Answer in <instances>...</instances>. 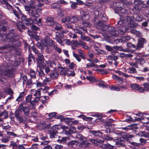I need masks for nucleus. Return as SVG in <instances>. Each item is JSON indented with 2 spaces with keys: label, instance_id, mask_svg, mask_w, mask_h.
<instances>
[{
  "label": "nucleus",
  "instance_id": "nucleus-1",
  "mask_svg": "<svg viewBox=\"0 0 149 149\" xmlns=\"http://www.w3.org/2000/svg\"><path fill=\"white\" fill-rule=\"evenodd\" d=\"M107 2L109 4L110 8L113 9L116 13L118 14L120 13L125 15H129L131 13L130 10H126L121 7L123 5L122 3L110 0H107Z\"/></svg>",
  "mask_w": 149,
  "mask_h": 149
},
{
  "label": "nucleus",
  "instance_id": "nucleus-2",
  "mask_svg": "<svg viewBox=\"0 0 149 149\" xmlns=\"http://www.w3.org/2000/svg\"><path fill=\"white\" fill-rule=\"evenodd\" d=\"M6 36V41L9 42V43L8 44L0 47V49L4 50L9 47H15L14 45L13 44V43L15 42L17 40V39L16 38L18 37V36L16 34L10 32L8 33Z\"/></svg>",
  "mask_w": 149,
  "mask_h": 149
},
{
  "label": "nucleus",
  "instance_id": "nucleus-3",
  "mask_svg": "<svg viewBox=\"0 0 149 149\" xmlns=\"http://www.w3.org/2000/svg\"><path fill=\"white\" fill-rule=\"evenodd\" d=\"M133 137L132 135L127 134L123 136L117 138L116 139V143L119 147H125L126 145L124 143L125 142H130L131 139Z\"/></svg>",
  "mask_w": 149,
  "mask_h": 149
},
{
  "label": "nucleus",
  "instance_id": "nucleus-4",
  "mask_svg": "<svg viewBox=\"0 0 149 149\" xmlns=\"http://www.w3.org/2000/svg\"><path fill=\"white\" fill-rule=\"evenodd\" d=\"M81 16L79 17V21L85 26L89 27L91 24L88 21L90 19V15L87 12L84 11L81 12Z\"/></svg>",
  "mask_w": 149,
  "mask_h": 149
},
{
  "label": "nucleus",
  "instance_id": "nucleus-5",
  "mask_svg": "<svg viewBox=\"0 0 149 149\" xmlns=\"http://www.w3.org/2000/svg\"><path fill=\"white\" fill-rule=\"evenodd\" d=\"M133 20L132 16L131 17L130 16L121 15L120 20L117 22L118 25H121L124 24L126 25H129Z\"/></svg>",
  "mask_w": 149,
  "mask_h": 149
},
{
  "label": "nucleus",
  "instance_id": "nucleus-6",
  "mask_svg": "<svg viewBox=\"0 0 149 149\" xmlns=\"http://www.w3.org/2000/svg\"><path fill=\"white\" fill-rule=\"evenodd\" d=\"M94 24L98 29L103 31L106 29L107 25L105 23L98 19L97 17H95L94 18Z\"/></svg>",
  "mask_w": 149,
  "mask_h": 149
},
{
  "label": "nucleus",
  "instance_id": "nucleus-7",
  "mask_svg": "<svg viewBox=\"0 0 149 149\" xmlns=\"http://www.w3.org/2000/svg\"><path fill=\"white\" fill-rule=\"evenodd\" d=\"M26 104L25 102L21 103L19 106V110L20 112H23L25 116H27L30 113V110L28 107L24 106Z\"/></svg>",
  "mask_w": 149,
  "mask_h": 149
},
{
  "label": "nucleus",
  "instance_id": "nucleus-8",
  "mask_svg": "<svg viewBox=\"0 0 149 149\" xmlns=\"http://www.w3.org/2000/svg\"><path fill=\"white\" fill-rule=\"evenodd\" d=\"M108 34L111 36H117V31L116 28L110 26H107L106 29L104 30Z\"/></svg>",
  "mask_w": 149,
  "mask_h": 149
},
{
  "label": "nucleus",
  "instance_id": "nucleus-9",
  "mask_svg": "<svg viewBox=\"0 0 149 149\" xmlns=\"http://www.w3.org/2000/svg\"><path fill=\"white\" fill-rule=\"evenodd\" d=\"M94 14L96 16L98 17L97 18L98 19L105 23L108 20V18L105 14L102 13H100L98 10L95 11Z\"/></svg>",
  "mask_w": 149,
  "mask_h": 149
},
{
  "label": "nucleus",
  "instance_id": "nucleus-10",
  "mask_svg": "<svg viewBox=\"0 0 149 149\" xmlns=\"http://www.w3.org/2000/svg\"><path fill=\"white\" fill-rule=\"evenodd\" d=\"M22 24L27 26L31 25L33 23V21L31 18H27L26 16L25 15H22L21 17Z\"/></svg>",
  "mask_w": 149,
  "mask_h": 149
},
{
  "label": "nucleus",
  "instance_id": "nucleus-11",
  "mask_svg": "<svg viewBox=\"0 0 149 149\" xmlns=\"http://www.w3.org/2000/svg\"><path fill=\"white\" fill-rule=\"evenodd\" d=\"M43 55L41 53H39L37 54L36 60L38 66H41V65L45 63L44 62L45 59Z\"/></svg>",
  "mask_w": 149,
  "mask_h": 149
},
{
  "label": "nucleus",
  "instance_id": "nucleus-12",
  "mask_svg": "<svg viewBox=\"0 0 149 149\" xmlns=\"http://www.w3.org/2000/svg\"><path fill=\"white\" fill-rule=\"evenodd\" d=\"M41 9L40 8H37L36 9H32L30 10L27 14L29 16L35 18H38L39 16V14L38 12L39 10H41Z\"/></svg>",
  "mask_w": 149,
  "mask_h": 149
},
{
  "label": "nucleus",
  "instance_id": "nucleus-13",
  "mask_svg": "<svg viewBox=\"0 0 149 149\" xmlns=\"http://www.w3.org/2000/svg\"><path fill=\"white\" fill-rule=\"evenodd\" d=\"M61 127L63 130L62 131L63 133L67 135L70 136L74 133V132L72 130L67 126L63 125L61 126Z\"/></svg>",
  "mask_w": 149,
  "mask_h": 149
},
{
  "label": "nucleus",
  "instance_id": "nucleus-14",
  "mask_svg": "<svg viewBox=\"0 0 149 149\" xmlns=\"http://www.w3.org/2000/svg\"><path fill=\"white\" fill-rule=\"evenodd\" d=\"M57 128L56 127L55 125L52 126L51 130L49 131L50 137L52 138H56L57 136V134L58 133L57 130Z\"/></svg>",
  "mask_w": 149,
  "mask_h": 149
},
{
  "label": "nucleus",
  "instance_id": "nucleus-15",
  "mask_svg": "<svg viewBox=\"0 0 149 149\" xmlns=\"http://www.w3.org/2000/svg\"><path fill=\"white\" fill-rule=\"evenodd\" d=\"M77 143L75 140H72L67 142L65 144L66 148H75L77 145Z\"/></svg>",
  "mask_w": 149,
  "mask_h": 149
},
{
  "label": "nucleus",
  "instance_id": "nucleus-16",
  "mask_svg": "<svg viewBox=\"0 0 149 149\" xmlns=\"http://www.w3.org/2000/svg\"><path fill=\"white\" fill-rule=\"evenodd\" d=\"M89 134L90 135L93 137H100L102 136L103 133L99 130L95 131L91 130L89 131Z\"/></svg>",
  "mask_w": 149,
  "mask_h": 149
},
{
  "label": "nucleus",
  "instance_id": "nucleus-17",
  "mask_svg": "<svg viewBox=\"0 0 149 149\" xmlns=\"http://www.w3.org/2000/svg\"><path fill=\"white\" fill-rule=\"evenodd\" d=\"M138 40V42L136 45L137 49L143 47L144 44L146 42V40L143 38H139Z\"/></svg>",
  "mask_w": 149,
  "mask_h": 149
},
{
  "label": "nucleus",
  "instance_id": "nucleus-18",
  "mask_svg": "<svg viewBox=\"0 0 149 149\" xmlns=\"http://www.w3.org/2000/svg\"><path fill=\"white\" fill-rule=\"evenodd\" d=\"M90 141L92 143V144L95 146H98L100 145V143H104V141L103 140H101L99 139H89Z\"/></svg>",
  "mask_w": 149,
  "mask_h": 149
},
{
  "label": "nucleus",
  "instance_id": "nucleus-19",
  "mask_svg": "<svg viewBox=\"0 0 149 149\" xmlns=\"http://www.w3.org/2000/svg\"><path fill=\"white\" fill-rule=\"evenodd\" d=\"M117 28V34L119 33L120 35H123L126 32V28L124 26L119 25Z\"/></svg>",
  "mask_w": 149,
  "mask_h": 149
},
{
  "label": "nucleus",
  "instance_id": "nucleus-20",
  "mask_svg": "<svg viewBox=\"0 0 149 149\" xmlns=\"http://www.w3.org/2000/svg\"><path fill=\"white\" fill-rule=\"evenodd\" d=\"M133 21H135L139 22H141L144 18L143 16L141 15H136L132 16Z\"/></svg>",
  "mask_w": 149,
  "mask_h": 149
},
{
  "label": "nucleus",
  "instance_id": "nucleus-21",
  "mask_svg": "<svg viewBox=\"0 0 149 149\" xmlns=\"http://www.w3.org/2000/svg\"><path fill=\"white\" fill-rule=\"evenodd\" d=\"M59 139L57 140L58 143L63 144H65L67 143V141L69 140V139L68 137H61L59 136H58Z\"/></svg>",
  "mask_w": 149,
  "mask_h": 149
},
{
  "label": "nucleus",
  "instance_id": "nucleus-22",
  "mask_svg": "<svg viewBox=\"0 0 149 149\" xmlns=\"http://www.w3.org/2000/svg\"><path fill=\"white\" fill-rule=\"evenodd\" d=\"M46 21L47 24L50 26L54 25L56 23L54 20V18L50 17H47Z\"/></svg>",
  "mask_w": 149,
  "mask_h": 149
},
{
  "label": "nucleus",
  "instance_id": "nucleus-23",
  "mask_svg": "<svg viewBox=\"0 0 149 149\" xmlns=\"http://www.w3.org/2000/svg\"><path fill=\"white\" fill-rule=\"evenodd\" d=\"M45 41L46 44L50 47H53L55 45V42L53 40L50 39L49 38H45Z\"/></svg>",
  "mask_w": 149,
  "mask_h": 149
},
{
  "label": "nucleus",
  "instance_id": "nucleus-24",
  "mask_svg": "<svg viewBox=\"0 0 149 149\" xmlns=\"http://www.w3.org/2000/svg\"><path fill=\"white\" fill-rule=\"evenodd\" d=\"M90 145H91V143L86 140L80 142L79 144V146L81 148H85L88 147Z\"/></svg>",
  "mask_w": 149,
  "mask_h": 149
},
{
  "label": "nucleus",
  "instance_id": "nucleus-25",
  "mask_svg": "<svg viewBox=\"0 0 149 149\" xmlns=\"http://www.w3.org/2000/svg\"><path fill=\"white\" fill-rule=\"evenodd\" d=\"M41 91H42V93L44 94H45L46 93H49V92L48 91H46V90L45 91V89H43L42 88H40L37 90L34 95V96L38 95L40 97V96L41 95Z\"/></svg>",
  "mask_w": 149,
  "mask_h": 149
},
{
  "label": "nucleus",
  "instance_id": "nucleus-26",
  "mask_svg": "<svg viewBox=\"0 0 149 149\" xmlns=\"http://www.w3.org/2000/svg\"><path fill=\"white\" fill-rule=\"evenodd\" d=\"M69 19L70 22L74 23L77 22L78 21H79V17L77 16H73L69 17Z\"/></svg>",
  "mask_w": 149,
  "mask_h": 149
},
{
  "label": "nucleus",
  "instance_id": "nucleus-27",
  "mask_svg": "<svg viewBox=\"0 0 149 149\" xmlns=\"http://www.w3.org/2000/svg\"><path fill=\"white\" fill-rule=\"evenodd\" d=\"M98 81L99 82V84H96V85L100 87H102V88H107L108 86V85L107 84H104L105 82L102 80L101 79L98 80Z\"/></svg>",
  "mask_w": 149,
  "mask_h": 149
},
{
  "label": "nucleus",
  "instance_id": "nucleus-28",
  "mask_svg": "<svg viewBox=\"0 0 149 149\" xmlns=\"http://www.w3.org/2000/svg\"><path fill=\"white\" fill-rule=\"evenodd\" d=\"M25 95L26 94L24 91L20 93L19 96L16 99V101L18 102L22 101L24 100Z\"/></svg>",
  "mask_w": 149,
  "mask_h": 149
},
{
  "label": "nucleus",
  "instance_id": "nucleus-29",
  "mask_svg": "<svg viewBox=\"0 0 149 149\" xmlns=\"http://www.w3.org/2000/svg\"><path fill=\"white\" fill-rule=\"evenodd\" d=\"M112 77L115 80L118 81L120 84H123L124 83L123 79L121 77H118L117 75H112Z\"/></svg>",
  "mask_w": 149,
  "mask_h": 149
},
{
  "label": "nucleus",
  "instance_id": "nucleus-30",
  "mask_svg": "<svg viewBox=\"0 0 149 149\" xmlns=\"http://www.w3.org/2000/svg\"><path fill=\"white\" fill-rule=\"evenodd\" d=\"M41 97H36V98L30 102V104L32 106L33 109L35 108V105L36 102H38V100H40V98Z\"/></svg>",
  "mask_w": 149,
  "mask_h": 149
},
{
  "label": "nucleus",
  "instance_id": "nucleus-31",
  "mask_svg": "<svg viewBox=\"0 0 149 149\" xmlns=\"http://www.w3.org/2000/svg\"><path fill=\"white\" fill-rule=\"evenodd\" d=\"M21 24H17V29L20 32H22L23 31V29H25L26 28H27V27L24 24H22V22H21Z\"/></svg>",
  "mask_w": 149,
  "mask_h": 149
},
{
  "label": "nucleus",
  "instance_id": "nucleus-32",
  "mask_svg": "<svg viewBox=\"0 0 149 149\" xmlns=\"http://www.w3.org/2000/svg\"><path fill=\"white\" fill-rule=\"evenodd\" d=\"M146 0H134V3L135 5H146Z\"/></svg>",
  "mask_w": 149,
  "mask_h": 149
},
{
  "label": "nucleus",
  "instance_id": "nucleus-33",
  "mask_svg": "<svg viewBox=\"0 0 149 149\" xmlns=\"http://www.w3.org/2000/svg\"><path fill=\"white\" fill-rule=\"evenodd\" d=\"M76 137L79 140L81 141H86L87 140L86 137L80 134H77L76 135Z\"/></svg>",
  "mask_w": 149,
  "mask_h": 149
},
{
  "label": "nucleus",
  "instance_id": "nucleus-34",
  "mask_svg": "<svg viewBox=\"0 0 149 149\" xmlns=\"http://www.w3.org/2000/svg\"><path fill=\"white\" fill-rule=\"evenodd\" d=\"M42 19L41 18H39L38 20V18H35L33 20V23L34 22L38 26H41L42 24Z\"/></svg>",
  "mask_w": 149,
  "mask_h": 149
},
{
  "label": "nucleus",
  "instance_id": "nucleus-35",
  "mask_svg": "<svg viewBox=\"0 0 149 149\" xmlns=\"http://www.w3.org/2000/svg\"><path fill=\"white\" fill-rule=\"evenodd\" d=\"M73 118H63L62 120L65 122L68 125L70 126V124L71 123L72 120H73Z\"/></svg>",
  "mask_w": 149,
  "mask_h": 149
},
{
  "label": "nucleus",
  "instance_id": "nucleus-36",
  "mask_svg": "<svg viewBox=\"0 0 149 149\" xmlns=\"http://www.w3.org/2000/svg\"><path fill=\"white\" fill-rule=\"evenodd\" d=\"M56 114L57 113L55 112L50 113L48 115L49 118L46 119L47 121H53V120H52V119L53 118V117H54V116L56 115Z\"/></svg>",
  "mask_w": 149,
  "mask_h": 149
},
{
  "label": "nucleus",
  "instance_id": "nucleus-37",
  "mask_svg": "<svg viewBox=\"0 0 149 149\" xmlns=\"http://www.w3.org/2000/svg\"><path fill=\"white\" fill-rule=\"evenodd\" d=\"M10 142V147L12 146V149H18L19 145H18L16 143L13 141H11Z\"/></svg>",
  "mask_w": 149,
  "mask_h": 149
},
{
  "label": "nucleus",
  "instance_id": "nucleus-38",
  "mask_svg": "<svg viewBox=\"0 0 149 149\" xmlns=\"http://www.w3.org/2000/svg\"><path fill=\"white\" fill-rule=\"evenodd\" d=\"M129 25L128 26V28L130 27L132 28H135L139 26L138 23L133 21H132Z\"/></svg>",
  "mask_w": 149,
  "mask_h": 149
},
{
  "label": "nucleus",
  "instance_id": "nucleus-39",
  "mask_svg": "<svg viewBox=\"0 0 149 149\" xmlns=\"http://www.w3.org/2000/svg\"><path fill=\"white\" fill-rule=\"evenodd\" d=\"M139 134L142 136L149 138V133L145 131H141Z\"/></svg>",
  "mask_w": 149,
  "mask_h": 149
},
{
  "label": "nucleus",
  "instance_id": "nucleus-40",
  "mask_svg": "<svg viewBox=\"0 0 149 149\" xmlns=\"http://www.w3.org/2000/svg\"><path fill=\"white\" fill-rule=\"evenodd\" d=\"M17 119L19 121V123H24L26 122V118L25 117H22L20 116L17 118Z\"/></svg>",
  "mask_w": 149,
  "mask_h": 149
},
{
  "label": "nucleus",
  "instance_id": "nucleus-41",
  "mask_svg": "<svg viewBox=\"0 0 149 149\" xmlns=\"http://www.w3.org/2000/svg\"><path fill=\"white\" fill-rule=\"evenodd\" d=\"M8 112L6 110H4L2 112L0 113V117L4 116V118L6 119L8 117Z\"/></svg>",
  "mask_w": 149,
  "mask_h": 149
},
{
  "label": "nucleus",
  "instance_id": "nucleus-42",
  "mask_svg": "<svg viewBox=\"0 0 149 149\" xmlns=\"http://www.w3.org/2000/svg\"><path fill=\"white\" fill-rule=\"evenodd\" d=\"M87 79L90 81L93 82H95L97 81L98 79H96L94 77L92 76H89L86 77Z\"/></svg>",
  "mask_w": 149,
  "mask_h": 149
},
{
  "label": "nucleus",
  "instance_id": "nucleus-43",
  "mask_svg": "<svg viewBox=\"0 0 149 149\" xmlns=\"http://www.w3.org/2000/svg\"><path fill=\"white\" fill-rule=\"evenodd\" d=\"M133 12L136 14L139 13L140 12V9L138 6L137 5H135L132 9Z\"/></svg>",
  "mask_w": 149,
  "mask_h": 149
},
{
  "label": "nucleus",
  "instance_id": "nucleus-44",
  "mask_svg": "<svg viewBox=\"0 0 149 149\" xmlns=\"http://www.w3.org/2000/svg\"><path fill=\"white\" fill-rule=\"evenodd\" d=\"M136 125L135 124H132L131 125L128 126V127H125V130H133V129H137L138 127L136 126Z\"/></svg>",
  "mask_w": 149,
  "mask_h": 149
},
{
  "label": "nucleus",
  "instance_id": "nucleus-45",
  "mask_svg": "<svg viewBox=\"0 0 149 149\" xmlns=\"http://www.w3.org/2000/svg\"><path fill=\"white\" fill-rule=\"evenodd\" d=\"M53 47L54 50L58 53H61V52L62 49L61 48L58 47V45L57 44L54 45Z\"/></svg>",
  "mask_w": 149,
  "mask_h": 149
},
{
  "label": "nucleus",
  "instance_id": "nucleus-46",
  "mask_svg": "<svg viewBox=\"0 0 149 149\" xmlns=\"http://www.w3.org/2000/svg\"><path fill=\"white\" fill-rule=\"evenodd\" d=\"M41 66L42 67L43 69L45 70V72L47 74L50 71L49 68L47 66L45 63L41 65Z\"/></svg>",
  "mask_w": 149,
  "mask_h": 149
},
{
  "label": "nucleus",
  "instance_id": "nucleus-47",
  "mask_svg": "<svg viewBox=\"0 0 149 149\" xmlns=\"http://www.w3.org/2000/svg\"><path fill=\"white\" fill-rule=\"evenodd\" d=\"M136 62L140 64L141 65L143 64L146 62L145 60L143 58L137 59Z\"/></svg>",
  "mask_w": 149,
  "mask_h": 149
},
{
  "label": "nucleus",
  "instance_id": "nucleus-48",
  "mask_svg": "<svg viewBox=\"0 0 149 149\" xmlns=\"http://www.w3.org/2000/svg\"><path fill=\"white\" fill-rule=\"evenodd\" d=\"M113 48L115 49H117L118 50L124 52H127V50L125 49H124L123 47L121 46H114L113 47Z\"/></svg>",
  "mask_w": 149,
  "mask_h": 149
},
{
  "label": "nucleus",
  "instance_id": "nucleus-49",
  "mask_svg": "<svg viewBox=\"0 0 149 149\" xmlns=\"http://www.w3.org/2000/svg\"><path fill=\"white\" fill-rule=\"evenodd\" d=\"M139 85L138 84H131V87L133 90L137 91Z\"/></svg>",
  "mask_w": 149,
  "mask_h": 149
},
{
  "label": "nucleus",
  "instance_id": "nucleus-50",
  "mask_svg": "<svg viewBox=\"0 0 149 149\" xmlns=\"http://www.w3.org/2000/svg\"><path fill=\"white\" fill-rule=\"evenodd\" d=\"M74 30L75 33L81 34V37H83V32L81 31V29H80V27L79 29L74 28Z\"/></svg>",
  "mask_w": 149,
  "mask_h": 149
},
{
  "label": "nucleus",
  "instance_id": "nucleus-51",
  "mask_svg": "<svg viewBox=\"0 0 149 149\" xmlns=\"http://www.w3.org/2000/svg\"><path fill=\"white\" fill-rule=\"evenodd\" d=\"M24 7L25 10L27 12V13L32 9V6L31 5H25Z\"/></svg>",
  "mask_w": 149,
  "mask_h": 149
},
{
  "label": "nucleus",
  "instance_id": "nucleus-52",
  "mask_svg": "<svg viewBox=\"0 0 149 149\" xmlns=\"http://www.w3.org/2000/svg\"><path fill=\"white\" fill-rule=\"evenodd\" d=\"M143 86L145 87L146 91L147 92L149 91V82L143 83Z\"/></svg>",
  "mask_w": 149,
  "mask_h": 149
},
{
  "label": "nucleus",
  "instance_id": "nucleus-53",
  "mask_svg": "<svg viewBox=\"0 0 149 149\" xmlns=\"http://www.w3.org/2000/svg\"><path fill=\"white\" fill-rule=\"evenodd\" d=\"M127 47L134 49H137V47L131 42H128L127 44Z\"/></svg>",
  "mask_w": 149,
  "mask_h": 149
},
{
  "label": "nucleus",
  "instance_id": "nucleus-54",
  "mask_svg": "<svg viewBox=\"0 0 149 149\" xmlns=\"http://www.w3.org/2000/svg\"><path fill=\"white\" fill-rule=\"evenodd\" d=\"M122 38L123 42H126L129 40L130 39V36H123Z\"/></svg>",
  "mask_w": 149,
  "mask_h": 149
},
{
  "label": "nucleus",
  "instance_id": "nucleus-55",
  "mask_svg": "<svg viewBox=\"0 0 149 149\" xmlns=\"http://www.w3.org/2000/svg\"><path fill=\"white\" fill-rule=\"evenodd\" d=\"M55 25L54 27V29L56 30H60L62 29V26L61 24L58 23H57L56 24L55 23Z\"/></svg>",
  "mask_w": 149,
  "mask_h": 149
},
{
  "label": "nucleus",
  "instance_id": "nucleus-56",
  "mask_svg": "<svg viewBox=\"0 0 149 149\" xmlns=\"http://www.w3.org/2000/svg\"><path fill=\"white\" fill-rule=\"evenodd\" d=\"M103 138L108 141L112 140L113 139L112 137L109 136L108 135H104L103 136Z\"/></svg>",
  "mask_w": 149,
  "mask_h": 149
},
{
  "label": "nucleus",
  "instance_id": "nucleus-57",
  "mask_svg": "<svg viewBox=\"0 0 149 149\" xmlns=\"http://www.w3.org/2000/svg\"><path fill=\"white\" fill-rule=\"evenodd\" d=\"M56 40L57 42L60 44H62V37L61 36H56Z\"/></svg>",
  "mask_w": 149,
  "mask_h": 149
},
{
  "label": "nucleus",
  "instance_id": "nucleus-58",
  "mask_svg": "<svg viewBox=\"0 0 149 149\" xmlns=\"http://www.w3.org/2000/svg\"><path fill=\"white\" fill-rule=\"evenodd\" d=\"M4 93H7L8 95L11 94L13 95L14 93L13 90L11 88H8L7 90L4 91Z\"/></svg>",
  "mask_w": 149,
  "mask_h": 149
},
{
  "label": "nucleus",
  "instance_id": "nucleus-59",
  "mask_svg": "<svg viewBox=\"0 0 149 149\" xmlns=\"http://www.w3.org/2000/svg\"><path fill=\"white\" fill-rule=\"evenodd\" d=\"M62 22L63 23H65L66 22L70 23V19L69 16H67L62 19Z\"/></svg>",
  "mask_w": 149,
  "mask_h": 149
},
{
  "label": "nucleus",
  "instance_id": "nucleus-60",
  "mask_svg": "<svg viewBox=\"0 0 149 149\" xmlns=\"http://www.w3.org/2000/svg\"><path fill=\"white\" fill-rule=\"evenodd\" d=\"M129 143H130L131 144L134 146V148H133V149H136V148H135V147H139L141 144L140 143H137L134 142H132L131 141Z\"/></svg>",
  "mask_w": 149,
  "mask_h": 149
},
{
  "label": "nucleus",
  "instance_id": "nucleus-61",
  "mask_svg": "<svg viewBox=\"0 0 149 149\" xmlns=\"http://www.w3.org/2000/svg\"><path fill=\"white\" fill-rule=\"evenodd\" d=\"M58 93V91L57 90L55 89L51 91L50 92H49L48 93L49 95V96H52V95Z\"/></svg>",
  "mask_w": 149,
  "mask_h": 149
},
{
  "label": "nucleus",
  "instance_id": "nucleus-62",
  "mask_svg": "<svg viewBox=\"0 0 149 149\" xmlns=\"http://www.w3.org/2000/svg\"><path fill=\"white\" fill-rule=\"evenodd\" d=\"M73 56H74L76 59L79 62H80L81 61V58H80V55L77 54L73 52Z\"/></svg>",
  "mask_w": 149,
  "mask_h": 149
},
{
  "label": "nucleus",
  "instance_id": "nucleus-63",
  "mask_svg": "<svg viewBox=\"0 0 149 149\" xmlns=\"http://www.w3.org/2000/svg\"><path fill=\"white\" fill-rule=\"evenodd\" d=\"M32 97V95L30 94L28 95L26 97L25 101L26 103L30 102L31 100Z\"/></svg>",
  "mask_w": 149,
  "mask_h": 149
},
{
  "label": "nucleus",
  "instance_id": "nucleus-64",
  "mask_svg": "<svg viewBox=\"0 0 149 149\" xmlns=\"http://www.w3.org/2000/svg\"><path fill=\"white\" fill-rule=\"evenodd\" d=\"M145 87H143L142 86H141L139 85V87H138V91L141 93H143L145 92L146 91L145 90Z\"/></svg>",
  "mask_w": 149,
  "mask_h": 149
}]
</instances>
